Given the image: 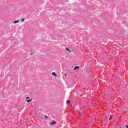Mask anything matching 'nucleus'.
<instances>
[{
	"label": "nucleus",
	"mask_w": 128,
	"mask_h": 128,
	"mask_svg": "<svg viewBox=\"0 0 128 128\" xmlns=\"http://www.w3.org/2000/svg\"><path fill=\"white\" fill-rule=\"evenodd\" d=\"M56 121H53L50 124V126H56Z\"/></svg>",
	"instance_id": "nucleus-1"
},
{
	"label": "nucleus",
	"mask_w": 128,
	"mask_h": 128,
	"mask_svg": "<svg viewBox=\"0 0 128 128\" xmlns=\"http://www.w3.org/2000/svg\"><path fill=\"white\" fill-rule=\"evenodd\" d=\"M74 70H78L80 68V67L76 66L74 67Z\"/></svg>",
	"instance_id": "nucleus-2"
},
{
	"label": "nucleus",
	"mask_w": 128,
	"mask_h": 128,
	"mask_svg": "<svg viewBox=\"0 0 128 128\" xmlns=\"http://www.w3.org/2000/svg\"><path fill=\"white\" fill-rule=\"evenodd\" d=\"M52 76H56V72H53L52 73Z\"/></svg>",
	"instance_id": "nucleus-3"
},
{
	"label": "nucleus",
	"mask_w": 128,
	"mask_h": 128,
	"mask_svg": "<svg viewBox=\"0 0 128 128\" xmlns=\"http://www.w3.org/2000/svg\"><path fill=\"white\" fill-rule=\"evenodd\" d=\"M18 20L14 21V24H18Z\"/></svg>",
	"instance_id": "nucleus-4"
},
{
	"label": "nucleus",
	"mask_w": 128,
	"mask_h": 128,
	"mask_svg": "<svg viewBox=\"0 0 128 128\" xmlns=\"http://www.w3.org/2000/svg\"><path fill=\"white\" fill-rule=\"evenodd\" d=\"M32 102V100H29L26 101V102Z\"/></svg>",
	"instance_id": "nucleus-5"
},
{
	"label": "nucleus",
	"mask_w": 128,
	"mask_h": 128,
	"mask_svg": "<svg viewBox=\"0 0 128 128\" xmlns=\"http://www.w3.org/2000/svg\"><path fill=\"white\" fill-rule=\"evenodd\" d=\"M70 100H67V101H66V104H70Z\"/></svg>",
	"instance_id": "nucleus-6"
},
{
	"label": "nucleus",
	"mask_w": 128,
	"mask_h": 128,
	"mask_svg": "<svg viewBox=\"0 0 128 128\" xmlns=\"http://www.w3.org/2000/svg\"><path fill=\"white\" fill-rule=\"evenodd\" d=\"M66 50L70 52V49H68V48H66Z\"/></svg>",
	"instance_id": "nucleus-7"
},
{
	"label": "nucleus",
	"mask_w": 128,
	"mask_h": 128,
	"mask_svg": "<svg viewBox=\"0 0 128 128\" xmlns=\"http://www.w3.org/2000/svg\"><path fill=\"white\" fill-rule=\"evenodd\" d=\"M22 22H24V18H22L21 20Z\"/></svg>",
	"instance_id": "nucleus-8"
},
{
	"label": "nucleus",
	"mask_w": 128,
	"mask_h": 128,
	"mask_svg": "<svg viewBox=\"0 0 128 128\" xmlns=\"http://www.w3.org/2000/svg\"><path fill=\"white\" fill-rule=\"evenodd\" d=\"M48 118V116H45V118Z\"/></svg>",
	"instance_id": "nucleus-9"
},
{
	"label": "nucleus",
	"mask_w": 128,
	"mask_h": 128,
	"mask_svg": "<svg viewBox=\"0 0 128 128\" xmlns=\"http://www.w3.org/2000/svg\"><path fill=\"white\" fill-rule=\"evenodd\" d=\"M28 98H30V97H26V99L28 100Z\"/></svg>",
	"instance_id": "nucleus-10"
},
{
	"label": "nucleus",
	"mask_w": 128,
	"mask_h": 128,
	"mask_svg": "<svg viewBox=\"0 0 128 128\" xmlns=\"http://www.w3.org/2000/svg\"><path fill=\"white\" fill-rule=\"evenodd\" d=\"M110 118H112V116H110L109 118V120H110Z\"/></svg>",
	"instance_id": "nucleus-11"
},
{
	"label": "nucleus",
	"mask_w": 128,
	"mask_h": 128,
	"mask_svg": "<svg viewBox=\"0 0 128 128\" xmlns=\"http://www.w3.org/2000/svg\"><path fill=\"white\" fill-rule=\"evenodd\" d=\"M126 128H128V125L126 126Z\"/></svg>",
	"instance_id": "nucleus-12"
}]
</instances>
